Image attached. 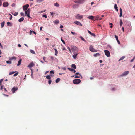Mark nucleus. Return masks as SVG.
Here are the masks:
<instances>
[{"mask_svg":"<svg viewBox=\"0 0 135 135\" xmlns=\"http://www.w3.org/2000/svg\"><path fill=\"white\" fill-rule=\"evenodd\" d=\"M1 85V88H0V90H2L3 88V87H4V86L3 85Z\"/></svg>","mask_w":135,"mask_h":135,"instance_id":"36","label":"nucleus"},{"mask_svg":"<svg viewBox=\"0 0 135 135\" xmlns=\"http://www.w3.org/2000/svg\"><path fill=\"white\" fill-rule=\"evenodd\" d=\"M30 9H28L27 10H26L25 11V16H27L29 18H31L30 16Z\"/></svg>","mask_w":135,"mask_h":135,"instance_id":"2","label":"nucleus"},{"mask_svg":"<svg viewBox=\"0 0 135 135\" xmlns=\"http://www.w3.org/2000/svg\"><path fill=\"white\" fill-rule=\"evenodd\" d=\"M6 62L7 64H11L12 63V62L10 61H6Z\"/></svg>","mask_w":135,"mask_h":135,"instance_id":"37","label":"nucleus"},{"mask_svg":"<svg viewBox=\"0 0 135 135\" xmlns=\"http://www.w3.org/2000/svg\"><path fill=\"white\" fill-rule=\"evenodd\" d=\"M18 88L17 87H14L13 88L11 89V91L13 93H14L15 91L17 90Z\"/></svg>","mask_w":135,"mask_h":135,"instance_id":"8","label":"nucleus"},{"mask_svg":"<svg viewBox=\"0 0 135 135\" xmlns=\"http://www.w3.org/2000/svg\"><path fill=\"white\" fill-rule=\"evenodd\" d=\"M3 81V79H1L0 80V85H1V83Z\"/></svg>","mask_w":135,"mask_h":135,"instance_id":"46","label":"nucleus"},{"mask_svg":"<svg viewBox=\"0 0 135 135\" xmlns=\"http://www.w3.org/2000/svg\"><path fill=\"white\" fill-rule=\"evenodd\" d=\"M15 4L14 3H12V6L13 7H14L15 6Z\"/></svg>","mask_w":135,"mask_h":135,"instance_id":"52","label":"nucleus"},{"mask_svg":"<svg viewBox=\"0 0 135 135\" xmlns=\"http://www.w3.org/2000/svg\"><path fill=\"white\" fill-rule=\"evenodd\" d=\"M75 74L76 75H79L80 76H81V75L79 74V73H76Z\"/></svg>","mask_w":135,"mask_h":135,"instance_id":"49","label":"nucleus"},{"mask_svg":"<svg viewBox=\"0 0 135 135\" xmlns=\"http://www.w3.org/2000/svg\"><path fill=\"white\" fill-rule=\"evenodd\" d=\"M10 19L11 20H12V16L11 14H10Z\"/></svg>","mask_w":135,"mask_h":135,"instance_id":"53","label":"nucleus"},{"mask_svg":"<svg viewBox=\"0 0 135 135\" xmlns=\"http://www.w3.org/2000/svg\"><path fill=\"white\" fill-rule=\"evenodd\" d=\"M52 82V81L51 80H50L48 81V84H50Z\"/></svg>","mask_w":135,"mask_h":135,"instance_id":"42","label":"nucleus"},{"mask_svg":"<svg viewBox=\"0 0 135 135\" xmlns=\"http://www.w3.org/2000/svg\"><path fill=\"white\" fill-rule=\"evenodd\" d=\"M80 77V76H76L75 77V78H79Z\"/></svg>","mask_w":135,"mask_h":135,"instance_id":"54","label":"nucleus"},{"mask_svg":"<svg viewBox=\"0 0 135 135\" xmlns=\"http://www.w3.org/2000/svg\"><path fill=\"white\" fill-rule=\"evenodd\" d=\"M4 89L5 91L6 92H7V90L6 89V88H4Z\"/></svg>","mask_w":135,"mask_h":135,"instance_id":"63","label":"nucleus"},{"mask_svg":"<svg viewBox=\"0 0 135 135\" xmlns=\"http://www.w3.org/2000/svg\"><path fill=\"white\" fill-rule=\"evenodd\" d=\"M123 24V22H122V19H120V26H121Z\"/></svg>","mask_w":135,"mask_h":135,"instance_id":"31","label":"nucleus"},{"mask_svg":"<svg viewBox=\"0 0 135 135\" xmlns=\"http://www.w3.org/2000/svg\"><path fill=\"white\" fill-rule=\"evenodd\" d=\"M80 38L84 42H86V41L84 39V38H83V37L82 36H80Z\"/></svg>","mask_w":135,"mask_h":135,"instance_id":"30","label":"nucleus"},{"mask_svg":"<svg viewBox=\"0 0 135 135\" xmlns=\"http://www.w3.org/2000/svg\"><path fill=\"white\" fill-rule=\"evenodd\" d=\"M74 23L77 24L78 25H80L81 26H82V24L79 21H75L74 22Z\"/></svg>","mask_w":135,"mask_h":135,"instance_id":"12","label":"nucleus"},{"mask_svg":"<svg viewBox=\"0 0 135 135\" xmlns=\"http://www.w3.org/2000/svg\"><path fill=\"white\" fill-rule=\"evenodd\" d=\"M125 58V56H122L119 60V61H120L122 60L123 59Z\"/></svg>","mask_w":135,"mask_h":135,"instance_id":"35","label":"nucleus"},{"mask_svg":"<svg viewBox=\"0 0 135 135\" xmlns=\"http://www.w3.org/2000/svg\"><path fill=\"white\" fill-rule=\"evenodd\" d=\"M91 36H95V34L94 33H91L90 34Z\"/></svg>","mask_w":135,"mask_h":135,"instance_id":"47","label":"nucleus"},{"mask_svg":"<svg viewBox=\"0 0 135 135\" xmlns=\"http://www.w3.org/2000/svg\"><path fill=\"white\" fill-rule=\"evenodd\" d=\"M100 18V16L99 15H97L96 16V18H97V20H98V19H99Z\"/></svg>","mask_w":135,"mask_h":135,"instance_id":"44","label":"nucleus"},{"mask_svg":"<svg viewBox=\"0 0 135 135\" xmlns=\"http://www.w3.org/2000/svg\"><path fill=\"white\" fill-rule=\"evenodd\" d=\"M78 6L77 4H75L73 5V8H75L78 7Z\"/></svg>","mask_w":135,"mask_h":135,"instance_id":"23","label":"nucleus"},{"mask_svg":"<svg viewBox=\"0 0 135 135\" xmlns=\"http://www.w3.org/2000/svg\"><path fill=\"white\" fill-rule=\"evenodd\" d=\"M122 15V12H120V14L119 15V17H121Z\"/></svg>","mask_w":135,"mask_h":135,"instance_id":"51","label":"nucleus"},{"mask_svg":"<svg viewBox=\"0 0 135 135\" xmlns=\"http://www.w3.org/2000/svg\"><path fill=\"white\" fill-rule=\"evenodd\" d=\"M18 46L20 47H21V46L20 44H18Z\"/></svg>","mask_w":135,"mask_h":135,"instance_id":"64","label":"nucleus"},{"mask_svg":"<svg viewBox=\"0 0 135 135\" xmlns=\"http://www.w3.org/2000/svg\"><path fill=\"white\" fill-rule=\"evenodd\" d=\"M71 67L74 69L76 68V65L74 64H73L71 65Z\"/></svg>","mask_w":135,"mask_h":135,"instance_id":"22","label":"nucleus"},{"mask_svg":"<svg viewBox=\"0 0 135 135\" xmlns=\"http://www.w3.org/2000/svg\"><path fill=\"white\" fill-rule=\"evenodd\" d=\"M83 16L78 14L76 16V18L77 19H81L83 18Z\"/></svg>","mask_w":135,"mask_h":135,"instance_id":"6","label":"nucleus"},{"mask_svg":"<svg viewBox=\"0 0 135 135\" xmlns=\"http://www.w3.org/2000/svg\"><path fill=\"white\" fill-rule=\"evenodd\" d=\"M71 49L73 53H75L78 52V48L76 46H73L71 47Z\"/></svg>","mask_w":135,"mask_h":135,"instance_id":"1","label":"nucleus"},{"mask_svg":"<svg viewBox=\"0 0 135 135\" xmlns=\"http://www.w3.org/2000/svg\"><path fill=\"white\" fill-rule=\"evenodd\" d=\"M43 17L46 18H47V16L46 14H45L43 15Z\"/></svg>","mask_w":135,"mask_h":135,"instance_id":"43","label":"nucleus"},{"mask_svg":"<svg viewBox=\"0 0 135 135\" xmlns=\"http://www.w3.org/2000/svg\"><path fill=\"white\" fill-rule=\"evenodd\" d=\"M135 58V57H134V58L133 59H131V61H130V62H133V61L134 60V59Z\"/></svg>","mask_w":135,"mask_h":135,"instance_id":"48","label":"nucleus"},{"mask_svg":"<svg viewBox=\"0 0 135 135\" xmlns=\"http://www.w3.org/2000/svg\"><path fill=\"white\" fill-rule=\"evenodd\" d=\"M46 78L50 80L51 79V77H50V76L49 75H48L47 76H46Z\"/></svg>","mask_w":135,"mask_h":135,"instance_id":"29","label":"nucleus"},{"mask_svg":"<svg viewBox=\"0 0 135 135\" xmlns=\"http://www.w3.org/2000/svg\"><path fill=\"white\" fill-rule=\"evenodd\" d=\"M9 4L8 2H5L3 4V6L4 7H6L8 6Z\"/></svg>","mask_w":135,"mask_h":135,"instance_id":"11","label":"nucleus"},{"mask_svg":"<svg viewBox=\"0 0 135 135\" xmlns=\"http://www.w3.org/2000/svg\"><path fill=\"white\" fill-rule=\"evenodd\" d=\"M62 69H63L64 70H66V68L65 67H63L62 68Z\"/></svg>","mask_w":135,"mask_h":135,"instance_id":"57","label":"nucleus"},{"mask_svg":"<svg viewBox=\"0 0 135 135\" xmlns=\"http://www.w3.org/2000/svg\"><path fill=\"white\" fill-rule=\"evenodd\" d=\"M13 59H14L16 60V58L15 57H12L9 59V60H12Z\"/></svg>","mask_w":135,"mask_h":135,"instance_id":"26","label":"nucleus"},{"mask_svg":"<svg viewBox=\"0 0 135 135\" xmlns=\"http://www.w3.org/2000/svg\"><path fill=\"white\" fill-rule=\"evenodd\" d=\"M60 80V78H57L56 80V82L57 83H58Z\"/></svg>","mask_w":135,"mask_h":135,"instance_id":"28","label":"nucleus"},{"mask_svg":"<svg viewBox=\"0 0 135 135\" xmlns=\"http://www.w3.org/2000/svg\"><path fill=\"white\" fill-rule=\"evenodd\" d=\"M59 23V21L57 20H56L54 21V23L56 24H57Z\"/></svg>","mask_w":135,"mask_h":135,"instance_id":"18","label":"nucleus"},{"mask_svg":"<svg viewBox=\"0 0 135 135\" xmlns=\"http://www.w3.org/2000/svg\"><path fill=\"white\" fill-rule=\"evenodd\" d=\"M18 74V72H17L15 74H14L13 76H16Z\"/></svg>","mask_w":135,"mask_h":135,"instance_id":"40","label":"nucleus"},{"mask_svg":"<svg viewBox=\"0 0 135 135\" xmlns=\"http://www.w3.org/2000/svg\"><path fill=\"white\" fill-rule=\"evenodd\" d=\"M68 49L69 50L70 52H71V49H70V48H69V47H68Z\"/></svg>","mask_w":135,"mask_h":135,"instance_id":"60","label":"nucleus"},{"mask_svg":"<svg viewBox=\"0 0 135 135\" xmlns=\"http://www.w3.org/2000/svg\"><path fill=\"white\" fill-rule=\"evenodd\" d=\"M32 31L31 30H30V34L31 35L32 34Z\"/></svg>","mask_w":135,"mask_h":135,"instance_id":"62","label":"nucleus"},{"mask_svg":"<svg viewBox=\"0 0 135 135\" xmlns=\"http://www.w3.org/2000/svg\"><path fill=\"white\" fill-rule=\"evenodd\" d=\"M4 23H5V22L4 21H3V22L1 23V28H2L4 27Z\"/></svg>","mask_w":135,"mask_h":135,"instance_id":"21","label":"nucleus"},{"mask_svg":"<svg viewBox=\"0 0 135 135\" xmlns=\"http://www.w3.org/2000/svg\"><path fill=\"white\" fill-rule=\"evenodd\" d=\"M68 69L69 71H73V70H74V69L72 68H68Z\"/></svg>","mask_w":135,"mask_h":135,"instance_id":"32","label":"nucleus"},{"mask_svg":"<svg viewBox=\"0 0 135 135\" xmlns=\"http://www.w3.org/2000/svg\"><path fill=\"white\" fill-rule=\"evenodd\" d=\"M20 14L21 15L23 16H24V13H23V12H21L20 13Z\"/></svg>","mask_w":135,"mask_h":135,"instance_id":"45","label":"nucleus"},{"mask_svg":"<svg viewBox=\"0 0 135 135\" xmlns=\"http://www.w3.org/2000/svg\"><path fill=\"white\" fill-rule=\"evenodd\" d=\"M50 58L52 60H54V58L52 56H50Z\"/></svg>","mask_w":135,"mask_h":135,"instance_id":"50","label":"nucleus"},{"mask_svg":"<svg viewBox=\"0 0 135 135\" xmlns=\"http://www.w3.org/2000/svg\"><path fill=\"white\" fill-rule=\"evenodd\" d=\"M87 18L88 19L93 20V19L94 18V17L92 16H89Z\"/></svg>","mask_w":135,"mask_h":135,"instance_id":"16","label":"nucleus"},{"mask_svg":"<svg viewBox=\"0 0 135 135\" xmlns=\"http://www.w3.org/2000/svg\"><path fill=\"white\" fill-rule=\"evenodd\" d=\"M71 33L73 35H75L76 34V33L75 32H72L71 31Z\"/></svg>","mask_w":135,"mask_h":135,"instance_id":"55","label":"nucleus"},{"mask_svg":"<svg viewBox=\"0 0 135 135\" xmlns=\"http://www.w3.org/2000/svg\"><path fill=\"white\" fill-rule=\"evenodd\" d=\"M85 0H75L74 2L75 3H79V4H82L83 3Z\"/></svg>","mask_w":135,"mask_h":135,"instance_id":"5","label":"nucleus"},{"mask_svg":"<svg viewBox=\"0 0 135 135\" xmlns=\"http://www.w3.org/2000/svg\"><path fill=\"white\" fill-rule=\"evenodd\" d=\"M34 65V64L33 62H31L30 64L28 65V67L30 68H31L33 67Z\"/></svg>","mask_w":135,"mask_h":135,"instance_id":"13","label":"nucleus"},{"mask_svg":"<svg viewBox=\"0 0 135 135\" xmlns=\"http://www.w3.org/2000/svg\"><path fill=\"white\" fill-rule=\"evenodd\" d=\"M81 82V80L80 79H75L73 81V83L74 84H77Z\"/></svg>","mask_w":135,"mask_h":135,"instance_id":"4","label":"nucleus"},{"mask_svg":"<svg viewBox=\"0 0 135 135\" xmlns=\"http://www.w3.org/2000/svg\"><path fill=\"white\" fill-rule=\"evenodd\" d=\"M18 13L15 12L14 14H13V13H12V14L13 15L15 16H16L18 15Z\"/></svg>","mask_w":135,"mask_h":135,"instance_id":"34","label":"nucleus"},{"mask_svg":"<svg viewBox=\"0 0 135 135\" xmlns=\"http://www.w3.org/2000/svg\"><path fill=\"white\" fill-rule=\"evenodd\" d=\"M61 41L64 44H65V43L64 41L62 39V38L61 37Z\"/></svg>","mask_w":135,"mask_h":135,"instance_id":"39","label":"nucleus"},{"mask_svg":"<svg viewBox=\"0 0 135 135\" xmlns=\"http://www.w3.org/2000/svg\"><path fill=\"white\" fill-rule=\"evenodd\" d=\"M50 74H52V73L53 74H54V71L52 70L50 71Z\"/></svg>","mask_w":135,"mask_h":135,"instance_id":"56","label":"nucleus"},{"mask_svg":"<svg viewBox=\"0 0 135 135\" xmlns=\"http://www.w3.org/2000/svg\"><path fill=\"white\" fill-rule=\"evenodd\" d=\"M89 49L90 51L93 52H95L97 51V50L93 48V46L91 45L90 46Z\"/></svg>","mask_w":135,"mask_h":135,"instance_id":"3","label":"nucleus"},{"mask_svg":"<svg viewBox=\"0 0 135 135\" xmlns=\"http://www.w3.org/2000/svg\"><path fill=\"white\" fill-rule=\"evenodd\" d=\"M115 36L118 44H120V42L118 40V36L116 35H115Z\"/></svg>","mask_w":135,"mask_h":135,"instance_id":"14","label":"nucleus"},{"mask_svg":"<svg viewBox=\"0 0 135 135\" xmlns=\"http://www.w3.org/2000/svg\"><path fill=\"white\" fill-rule=\"evenodd\" d=\"M15 72H13V71L10 72L9 73V75H10L12 74H13L14 73H15Z\"/></svg>","mask_w":135,"mask_h":135,"instance_id":"41","label":"nucleus"},{"mask_svg":"<svg viewBox=\"0 0 135 135\" xmlns=\"http://www.w3.org/2000/svg\"><path fill=\"white\" fill-rule=\"evenodd\" d=\"M129 72L128 71H126L124 72L121 75V76H126L129 74Z\"/></svg>","mask_w":135,"mask_h":135,"instance_id":"10","label":"nucleus"},{"mask_svg":"<svg viewBox=\"0 0 135 135\" xmlns=\"http://www.w3.org/2000/svg\"><path fill=\"white\" fill-rule=\"evenodd\" d=\"M30 52H31V53H32V54H35V52H34V51H33V50H30Z\"/></svg>","mask_w":135,"mask_h":135,"instance_id":"33","label":"nucleus"},{"mask_svg":"<svg viewBox=\"0 0 135 135\" xmlns=\"http://www.w3.org/2000/svg\"><path fill=\"white\" fill-rule=\"evenodd\" d=\"M114 7L115 9V10L116 11H118V7L117 6L116 4H115L114 6Z\"/></svg>","mask_w":135,"mask_h":135,"instance_id":"24","label":"nucleus"},{"mask_svg":"<svg viewBox=\"0 0 135 135\" xmlns=\"http://www.w3.org/2000/svg\"><path fill=\"white\" fill-rule=\"evenodd\" d=\"M75 54H74V55L73 56V57L75 59H76V58L77 56L78 55V54L76 53H74Z\"/></svg>","mask_w":135,"mask_h":135,"instance_id":"15","label":"nucleus"},{"mask_svg":"<svg viewBox=\"0 0 135 135\" xmlns=\"http://www.w3.org/2000/svg\"><path fill=\"white\" fill-rule=\"evenodd\" d=\"M24 18L23 17H22L18 20V21L20 22H21L23 21Z\"/></svg>","mask_w":135,"mask_h":135,"instance_id":"20","label":"nucleus"},{"mask_svg":"<svg viewBox=\"0 0 135 135\" xmlns=\"http://www.w3.org/2000/svg\"><path fill=\"white\" fill-rule=\"evenodd\" d=\"M55 51V55L56 56H57L58 54V51L56 49H54Z\"/></svg>","mask_w":135,"mask_h":135,"instance_id":"19","label":"nucleus"},{"mask_svg":"<svg viewBox=\"0 0 135 135\" xmlns=\"http://www.w3.org/2000/svg\"><path fill=\"white\" fill-rule=\"evenodd\" d=\"M54 5L55 6H57V7H58V6H59V5L57 3H54Z\"/></svg>","mask_w":135,"mask_h":135,"instance_id":"38","label":"nucleus"},{"mask_svg":"<svg viewBox=\"0 0 135 135\" xmlns=\"http://www.w3.org/2000/svg\"><path fill=\"white\" fill-rule=\"evenodd\" d=\"M105 55L108 57H110V53L107 50H105L104 51Z\"/></svg>","mask_w":135,"mask_h":135,"instance_id":"7","label":"nucleus"},{"mask_svg":"<svg viewBox=\"0 0 135 135\" xmlns=\"http://www.w3.org/2000/svg\"><path fill=\"white\" fill-rule=\"evenodd\" d=\"M10 24V23L9 22H7V24L8 25H9Z\"/></svg>","mask_w":135,"mask_h":135,"instance_id":"59","label":"nucleus"},{"mask_svg":"<svg viewBox=\"0 0 135 135\" xmlns=\"http://www.w3.org/2000/svg\"><path fill=\"white\" fill-rule=\"evenodd\" d=\"M87 31H88V33L90 34H91V32L89 31L88 30Z\"/></svg>","mask_w":135,"mask_h":135,"instance_id":"58","label":"nucleus"},{"mask_svg":"<svg viewBox=\"0 0 135 135\" xmlns=\"http://www.w3.org/2000/svg\"><path fill=\"white\" fill-rule=\"evenodd\" d=\"M29 6V5L28 4H27L23 6V9L24 11L27 10Z\"/></svg>","mask_w":135,"mask_h":135,"instance_id":"9","label":"nucleus"},{"mask_svg":"<svg viewBox=\"0 0 135 135\" xmlns=\"http://www.w3.org/2000/svg\"><path fill=\"white\" fill-rule=\"evenodd\" d=\"M100 54L99 53H97L94 54L93 56L95 57H96L98 56H100Z\"/></svg>","mask_w":135,"mask_h":135,"instance_id":"17","label":"nucleus"},{"mask_svg":"<svg viewBox=\"0 0 135 135\" xmlns=\"http://www.w3.org/2000/svg\"><path fill=\"white\" fill-rule=\"evenodd\" d=\"M44 0H37V2L39 3H40L41 2H42Z\"/></svg>","mask_w":135,"mask_h":135,"instance_id":"27","label":"nucleus"},{"mask_svg":"<svg viewBox=\"0 0 135 135\" xmlns=\"http://www.w3.org/2000/svg\"><path fill=\"white\" fill-rule=\"evenodd\" d=\"M21 60H22L21 59H20L19 60V61L18 62V64H17L18 66H19L20 65L21 63Z\"/></svg>","mask_w":135,"mask_h":135,"instance_id":"25","label":"nucleus"},{"mask_svg":"<svg viewBox=\"0 0 135 135\" xmlns=\"http://www.w3.org/2000/svg\"><path fill=\"white\" fill-rule=\"evenodd\" d=\"M60 28H63V26L62 25L60 26Z\"/></svg>","mask_w":135,"mask_h":135,"instance_id":"61","label":"nucleus"}]
</instances>
